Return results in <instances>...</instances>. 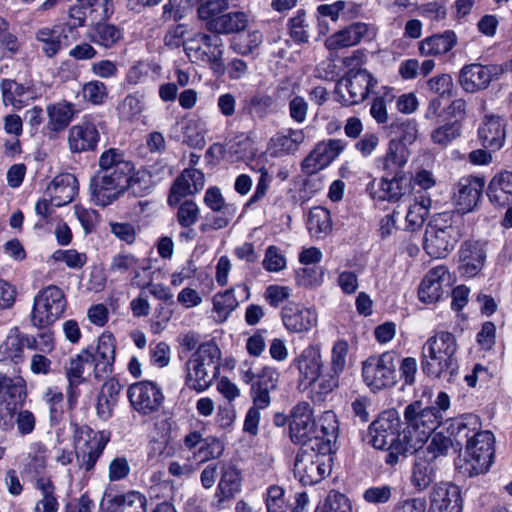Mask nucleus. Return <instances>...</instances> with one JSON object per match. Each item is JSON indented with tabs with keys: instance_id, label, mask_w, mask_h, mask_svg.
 <instances>
[{
	"instance_id": "nucleus-37",
	"label": "nucleus",
	"mask_w": 512,
	"mask_h": 512,
	"mask_svg": "<svg viewBox=\"0 0 512 512\" xmlns=\"http://www.w3.org/2000/svg\"><path fill=\"white\" fill-rule=\"evenodd\" d=\"M26 397V382L21 376L0 372V401L8 406L22 404Z\"/></svg>"
},
{
	"instance_id": "nucleus-43",
	"label": "nucleus",
	"mask_w": 512,
	"mask_h": 512,
	"mask_svg": "<svg viewBox=\"0 0 512 512\" xmlns=\"http://www.w3.org/2000/svg\"><path fill=\"white\" fill-rule=\"evenodd\" d=\"M307 228L311 236L322 239L332 231L330 211L324 207H313L308 215Z\"/></svg>"
},
{
	"instance_id": "nucleus-29",
	"label": "nucleus",
	"mask_w": 512,
	"mask_h": 512,
	"mask_svg": "<svg viewBox=\"0 0 512 512\" xmlns=\"http://www.w3.org/2000/svg\"><path fill=\"white\" fill-rule=\"evenodd\" d=\"M70 25H55L52 28L43 27L36 33V39L42 44L41 49L47 57L56 55L62 47L69 45Z\"/></svg>"
},
{
	"instance_id": "nucleus-25",
	"label": "nucleus",
	"mask_w": 512,
	"mask_h": 512,
	"mask_svg": "<svg viewBox=\"0 0 512 512\" xmlns=\"http://www.w3.org/2000/svg\"><path fill=\"white\" fill-rule=\"evenodd\" d=\"M429 501V512H461L462 510L459 488L450 483L434 485Z\"/></svg>"
},
{
	"instance_id": "nucleus-8",
	"label": "nucleus",
	"mask_w": 512,
	"mask_h": 512,
	"mask_svg": "<svg viewBox=\"0 0 512 512\" xmlns=\"http://www.w3.org/2000/svg\"><path fill=\"white\" fill-rule=\"evenodd\" d=\"M224 50V42L216 33L196 32L184 42V51L189 60L207 65L217 76L225 73Z\"/></svg>"
},
{
	"instance_id": "nucleus-44",
	"label": "nucleus",
	"mask_w": 512,
	"mask_h": 512,
	"mask_svg": "<svg viewBox=\"0 0 512 512\" xmlns=\"http://www.w3.org/2000/svg\"><path fill=\"white\" fill-rule=\"evenodd\" d=\"M431 206V199L426 195L415 197L413 203L409 204L408 211L405 216V229L414 231L420 228Z\"/></svg>"
},
{
	"instance_id": "nucleus-52",
	"label": "nucleus",
	"mask_w": 512,
	"mask_h": 512,
	"mask_svg": "<svg viewBox=\"0 0 512 512\" xmlns=\"http://www.w3.org/2000/svg\"><path fill=\"white\" fill-rule=\"evenodd\" d=\"M126 166L125 174H132L134 167L130 161L124 159V155L115 148L108 149L102 153L99 159L100 170H110L118 173L120 165Z\"/></svg>"
},
{
	"instance_id": "nucleus-13",
	"label": "nucleus",
	"mask_w": 512,
	"mask_h": 512,
	"mask_svg": "<svg viewBox=\"0 0 512 512\" xmlns=\"http://www.w3.org/2000/svg\"><path fill=\"white\" fill-rule=\"evenodd\" d=\"M377 85V80L365 69L350 70L337 81L335 94L344 105L362 103Z\"/></svg>"
},
{
	"instance_id": "nucleus-42",
	"label": "nucleus",
	"mask_w": 512,
	"mask_h": 512,
	"mask_svg": "<svg viewBox=\"0 0 512 512\" xmlns=\"http://www.w3.org/2000/svg\"><path fill=\"white\" fill-rule=\"evenodd\" d=\"M0 89L5 106L22 109L28 104L29 99H31V97H29V87L12 79H3L0 83Z\"/></svg>"
},
{
	"instance_id": "nucleus-31",
	"label": "nucleus",
	"mask_w": 512,
	"mask_h": 512,
	"mask_svg": "<svg viewBox=\"0 0 512 512\" xmlns=\"http://www.w3.org/2000/svg\"><path fill=\"white\" fill-rule=\"evenodd\" d=\"M478 136L486 149L490 151L500 150L506 138L503 119L494 115L486 116L478 128Z\"/></svg>"
},
{
	"instance_id": "nucleus-49",
	"label": "nucleus",
	"mask_w": 512,
	"mask_h": 512,
	"mask_svg": "<svg viewBox=\"0 0 512 512\" xmlns=\"http://www.w3.org/2000/svg\"><path fill=\"white\" fill-rule=\"evenodd\" d=\"M64 373L66 378H74L77 380H86L84 374L86 372H93V366L90 362V354L83 349L80 353L71 357L68 362L64 364Z\"/></svg>"
},
{
	"instance_id": "nucleus-3",
	"label": "nucleus",
	"mask_w": 512,
	"mask_h": 512,
	"mask_svg": "<svg viewBox=\"0 0 512 512\" xmlns=\"http://www.w3.org/2000/svg\"><path fill=\"white\" fill-rule=\"evenodd\" d=\"M461 217L451 213L434 216L427 224L423 248L433 258H445L462 237Z\"/></svg>"
},
{
	"instance_id": "nucleus-6",
	"label": "nucleus",
	"mask_w": 512,
	"mask_h": 512,
	"mask_svg": "<svg viewBox=\"0 0 512 512\" xmlns=\"http://www.w3.org/2000/svg\"><path fill=\"white\" fill-rule=\"evenodd\" d=\"M126 166L121 164L118 173L110 170H99L91 179V201L98 206H108L117 200L126 190L138 194L139 181L132 174H125Z\"/></svg>"
},
{
	"instance_id": "nucleus-40",
	"label": "nucleus",
	"mask_w": 512,
	"mask_h": 512,
	"mask_svg": "<svg viewBox=\"0 0 512 512\" xmlns=\"http://www.w3.org/2000/svg\"><path fill=\"white\" fill-rule=\"evenodd\" d=\"M457 44V36L451 30L426 37L419 43V52L423 56H440L448 53Z\"/></svg>"
},
{
	"instance_id": "nucleus-34",
	"label": "nucleus",
	"mask_w": 512,
	"mask_h": 512,
	"mask_svg": "<svg viewBox=\"0 0 512 512\" xmlns=\"http://www.w3.org/2000/svg\"><path fill=\"white\" fill-rule=\"evenodd\" d=\"M240 472L232 465H223L215 494L216 507L222 508L223 503L233 499L241 491Z\"/></svg>"
},
{
	"instance_id": "nucleus-38",
	"label": "nucleus",
	"mask_w": 512,
	"mask_h": 512,
	"mask_svg": "<svg viewBox=\"0 0 512 512\" xmlns=\"http://www.w3.org/2000/svg\"><path fill=\"white\" fill-rule=\"evenodd\" d=\"M490 202L498 207L512 203V172L502 171L490 181L487 191Z\"/></svg>"
},
{
	"instance_id": "nucleus-32",
	"label": "nucleus",
	"mask_w": 512,
	"mask_h": 512,
	"mask_svg": "<svg viewBox=\"0 0 512 512\" xmlns=\"http://www.w3.org/2000/svg\"><path fill=\"white\" fill-rule=\"evenodd\" d=\"M305 140V133L302 129H292L276 133L268 143V149L272 156L282 157L295 154Z\"/></svg>"
},
{
	"instance_id": "nucleus-18",
	"label": "nucleus",
	"mask_w": 512,
	"mask_h": 512,
	"mask_svg": "<svg viewBox=\"0 0 512 512\" xmlns=\"http://www.w3.org/2000/svg\"><path fill=\"white\" fill-rule=\"evenodd\" d=\"M452 283L451 274L444 265L431 268L421 280L418 288V298L422 303L434 304L438 302Z\"/></svg>"
},
{
	"instance_id": "nucleus-62",
	"label": "nucleus",
	"mask_w": 512,
	"mask_h": 512,
	"mask_svg": "<svg viewBox=\"0 0 512 512\" xmlns=\"http://www.w3.org/2000/svg\"><path fill=\"white\" fill-rule=\"evenodd\" d=\"M116 405V398L113 395V385L105 384L98 395L96 411L99 418L107 420L111 417Z\"/></svg>"
},
{
	"instance_id": "nucleus-28",
	"label": "nucleus",
	"mask_w": 512,
	"mask_h": 512,
	"mask_svg": "<svg viewBox=\"0 0 512 512\" xmlns=\"http://www.w3.org/2000/svg\"><path fill=\"white\" fill-rule=\"evenodd\" d=\"M370 37V26L366 23L356 22L329 36L325 40V47L330 51H337L357 45L362 40Z\"/></svg>"
},
{
	"instance_id": "nucleus-10",
	"label": "nucleus",
	"mask_w": 512,
	"mask_h": 512,
	"mask_svg": "<svg viewBox=\"0 0 512 512\" xmlns=\"http://www.w3.org/2000/svg\"><path fill=\"white\" fill-rule=\"evenodd\" d=\"M397 356L394 352H384L368 357L362 363V378L371 391L377 392L396 384Z\"/></svg>"
},
{
	"instance_id": "nucleus-4",
	"label": "nucleus",
	"mask_w": 512,
	"mask_h": 512,
	"mask_svg": "<svg viewBox=\"0 0 512 512\" xmlns=\"http://www.w3.org/2000/svg\"><path fill=\"white\" fill-rule=\"evenodd\" d=\"M399 416L394 409L383 411L369 426L368 443L375 449L387 450L385 462L391 466L398 463L400 456L410 451H398L404 448L403 432L398 433Z\"/></svg>"
},
{
	"instance_id": "nucleus-20",
	"label": "nucleus",
	"mask_w": 512,
	"mask_h": 512,
	"mask_svg": "<svg viewBox=\"0 0 512 512\" xmlns=\"http://www.w3.org/2000/svg\"><path fill=\"white\" fill-rule=\"evenodd\" d=\"M86 351L90 354L95 379L102 380L108 377L112 372L115 359V345L112 336L102 335L96 346H91Z\"/></svg>"
},
{
	"instance_id": "nucleus-64",
	"label": "nucleus",
	"mask_w": 512,
	"mask_h": 512,
	"mask_svg": "<svg viewBox=\"0 0 512 512\" xmlns=\"http://www.w3.org/2000/svg\"><path fill=\"white\" fill-rule=\"evenodd\" d=\"M316 512H352L349 499L342 493L330 491L327 495L323 508Z\"/></svg>"
},
{
	"instance_id": "nucleus-22",
	"label": "nucleus",
	"mask_w": 512,
	"mask_h": 512,
	"mask_svg": "<svg viewBox=\"0 0 512 512\" xmlns=\"http://www.w3.org/2000/svg\"><path fill=\"white\" fill-rule=\"evenodd\" d=\"M284 327L290 333H304L317 325V312L294 302L287 303L281 312Z\"/></svg>"
},
{
	"instance_id": "nucleus-45",
	"label": "nucleus",
	"mask_w": 512,
	"mask_h": 512,
	"mask_svg": "<svg viewBox=\"0 0 512 512\" xmlns=\"http://www.w3.org/2000/svg\"><path fill=\"white\" fill-rule=\"evenodd\" d=\"M448 429L455 437L459 439L465 438L466 442L468 438L478 434V432H483L481 430L480 419L475 414H464L452 419Z\"/></svg>"
},
{
	"instance_id": "nucleus-27",
	"label": "nucleus",
	"mask_w": 512,
	"mask_h": 512,
	"mask_svg": "<svg viewBox=\"0 0 512 512\" xmlns=\"http://www.w3.org/2000/svg\"><path fill=\"white\" fill-rule=\"evenodd\" d=\"M409 159V152L405 145L397 140H391L384 155L376 158L375 163L383 176L406 173L404 168Z\"/></svg>"
},
{
	"instance_id": "nucleus-63",
	"label": "nucleus",
	"mask_w": 512,
	"mask_h": 512,
	"mask_svg": "<svg viewBox=\"0 0 512 512\" xmlns=\"http://www.w3.org/2000/svg\"><path fill=\"white\" fill-rule=\"evenodd\" d=\"M207 123L202 118L190 120L185 131L187 142L194 147L203 148L205 135L207 134Z\"/></svg>"
},
{
	"instance_id": "nucleus-30",
	"label": "nucleus",
	"mask_w": 512,
	"mask_h": 512,
	"mask_svg": "<svg viewBox=\"0 0 512 512\" xmlns=\"http://www.w3.org/2000/svg\"><path fill=\"white\" fill-rule=\"evenodd\" d=\"M77 191L78 181L70 173L56 176L46 189V193L55 207H61L72 202Z\"/></svg>"
},
{
	"instance_id": "nucleus-54",
	"label": "nucleus",
	"mask_w": 512,
	"mask_h": 512,
	"mask_svg": "<svg viewBox=\"0 0 512 512\" xmlns=\"http://www.w3.org/2000/svg\"><path fill=\"white\" fill-rule=\"evenodd\" d=\"M452 445L453 443L449 436L438 432L433 434L426 447V450L422 453L424 454V458L432 462L439 457L446 456Z\"/></svg>"
},
{
	"instance_id": "nucleus-24",
	"label": "nucleus",
	"mask_w": 512,
	"mask_h": 512,
	"mask_svg": "<svg viewBox=\"0 0 512 512\" xmlns=\"http://www.w3.org/2000/svg\"><path fill=\"white\" fill-rule=\"evenodd\" d=\"M314 446L323 454L332 452L339 435V423L336 414L327 410L315 420Z\"/></svg>"
},
{
	"instance_id": "nucleus-11",
	"label": "nucleus",
	"mask_w": 512,
	"mask_h": 512,
	"mask_svg": "<svg viewBox=\"0 0 512 512\" xmlns=\"http://www.w3.org/2000/svg\"><path fill=\"white\" fill-rule=\"evenodd\" d=\"M324 361L321 348L316 344H309L290 362L289 369L297 372V382L304 388L314 387L321 395V379L323 378Z\"/></svg>"
},
{
	"instance_id": "nucleus-53",
	"label": "nucleus",
	"mask_w": 512,
	"mask_h": 512,
	"mask_svg": "<svg viewBox=\"0 0 512 512\" xmlns=\"http://www.w3.org/2000/svg\"><path fill=\"white\" fill-rule=\"evenodd\" d=\"M43 400L49 408V418L54 424L59 423L63 416V400L62 391L56 387H48L43 395Z\"/></svg>"
},
{
	"instance_id": "nucleus-19",
	"label": "nucleus",
	"mask_w": 512,
	"mask_h": 512,
	"mask_svg": "<svg viewBox=\"0 0 512 512\" xmlns=\"http://www.w3.org/2000/svg\"><path fill=\"white\" fill-rule=\"evenodd\" d=\"M500 71L496 65L467 64L459 71L458 82L465 92L477 93L487 89Z\"/></svg>"
},
{
	"instance_id": "nucleus-9",
	"label": "nucleus",
	"mask_w": 512,
	"mask_h": 512,
	"mask_svg": "<svg viewBox=\"0 0 512 512\" xmlns=\"http://www.w3.org/2000/svg\"><path fill=\"white\" fill-rule=\"evenodd\" d=\"M495 437L484 430L468 438L465 446L462 472L470 477L486 473L493 463Z\"/></svg>"
},
{
	"instance_id": "nucleus-47",
	"label": "nucleus",
	"mask_w": 512,
	"mask_h": 512,
	"mask_svg": "<svg viewBox=\"0 0 512 512\" xmlns=\"http://www.w3.org/2000/svg\"><path fill=\"white\" fill-rule=\"evenodd\" d=\"M435 469L432 462L420 455L413 466L411 483L417 491H424L433 482Z\"/></svg>"
},
{
	"instance_id": "nucleus-57",
	"label": "nucleus",
	"mask_w": 512,
	"mask_h": 512,
	"mask_svg": "<svg viewBox=\"0 0 512 512\" xmlns=\"http://www.w3.org/2000/svg\"><path fill=\"white\" fill-rule=\"evenodd\" d=\"M460 135L461 124L458 121H454L435 128L431 132V140L436 145L447 147Z\"/></svg>"
},
{
	"instance_id": "nucleus-26",
	"label": "nucleus",
	"mask_w": 512,
	"mask_h": 512,
	"mask_svg": "<svg viewBox=\"0 0 512 512\" xmlns=\"http://www.w3.org/2000/svg\"><path fill=\"white\" fill-rule=\"evenodd\" d=\"M204 174L196 168L185 169L174 181L168 197V203L175 206L182 197L193 195L203 189Z\"/></svg>"
},
{
	"instance_id": "nucleus-16",
	"label": "nucleus",
	"mask_w": 512,
	"mask_h": 512,
	"mask_svg": "<svg viewBox=\"0 0 512 512\" xmlns=\"http://www.w3.org/2000/svg\"><path fill=\"white\" fill-rule=\"evenodd\" d=\"M133 408L142 415H150L159 410L164 395L161 389L151 381H141L132 384L127 391Z\"/></svg>"
},
{
	"instance_id": "nucleus-2",
	"label": "nucleus",
	"mask_w": 512,
	"mask_h": 512,
	"mask_svg": "<svg viewBox=\"0 0 512 512\" xmlns=\"http://www.w3.org/2000/svg\"><path fill=\"white\" fill-rule=\"evenodd\" d=\"M435 409L425 406L416 400L404 409L403 441L404 448L399 451L415 453L423 447L433 431L441 424L440 416Z\"/></svg>"
},
{
	"instance_id": "nucleus-55",
	"label": "nucleus",
	"mask_w": 512,
	"mask_h": 512,
	"mask_svg": "<svg viewBox=\"0 0 512 512\" xmlns=\"http://www.w3.org/2000/svg\"><path fill=\"white\" fill-rule=\"evenodd\" d=\"M26 470L34 474H40L46 468L47 448L40 442L32 443L27 454Z\"/></svg>"
},
{
	"instance_id": "nucleus-23",
	"label": "nucleus",
	"mask_w": 512,
	"mask_h": 512,
	"mask_svg": "<svg viewBox=\"0 0 512 512\" xmlns=\"http://www.w3.org/2000/svg\"><path fill=\"white\" fill-rule=\"evenodd\" d=\"M349 344L346 340H337L331 349L330 367L321 379V396L332 392L339 385V376L347 364Z\"/></svg>"
},
{
	"instance_id": "nucleus-39",
	"label": "nucleus",
	"mask_w": 512,
	"mask_h": 512,
	"mask_svg": "<svg viewBox=\"0 0 512 512\" xmlns=\"http://www.w3.org/2000/svg\"><path fill=\"white\" fill-rule=\"evenodd\" d=\"M47 128L52 132L65 130L75 117L77 110L73 103L61 100L47 105Z\"/></svg>"
},
{
	"instance_id": "nucleus-21",
	"label": "nucleus",
	"mask_w": 512,
	"mask_h": 512,
	"mask_svg": "<svg viewBox=\"0 0 512 512\" xmlns=\"http://www.w3.org/2000/svg\"><path fill=\"white\" fill-rule=\"evenodd\" d=\"M344 149V143L338 139L318 143L302 162L306 174H315L326 168Z\"/></svg>"
},
{
	"instance_id": "nucleus-61",
	"label": "nucleus",
	"mask_w": 512,
	"mask_h": 512,
	"mask_svg": "<svg viewBox=\"0 0 512 512\" xmlns=\"http://www.w3.org/2000/svg\"><path fill=\"white\" fill-rule=\"evenodd\" d=\"M199 217L200 208L197 203L192 200L182 202L176 213L177 222L183 228H189L195 225Z\"/></svg>"
},
{
	"instance_id": "nucleus-50",
	"label": "nucleus",
	"mask_w": 512,
	"mask_h": 512,
	"mask_svg": "<svg viewBox=\"0 0 512 512\" xmlns=\"http://www.w3.org/2000/svg\"><path fill=\"white\" fill-rule=\"evenodd\" d=\"M227 0H203L198 7L199 18L206 23V28L212 31L211 23L219 20L228 10Z\"/></svg>"
},
{
	"instance_id": "nucleus-36",
	"label": "nucleus",
	"mask_w": 512,
	"mask_h": 512,
	"mask_svg": "<svg viewBox=\"0 0 512 512\" xmlns=\"http://www.w3.org/2000/svg\"><path fill=\"white\" fill-rule=\"evenodd\" d=\"M99 133L94 124L83 122L69 130L68 142L73 152H83L96 147Z\"/></svg>"
},
{
	"instance_id": "nucleus-33",
	"label": "nucleus",
	"mask_w": 512,
	"mask_h": 512,
	"mask_svg": "<svg viewBox=\"0 0 512 512\" xmlns=\"http://www.w3.org/2000/svg\"><path fill=\"white\" fill-rule=\"evenodd\" d=\"M382 198L389 202L408 200L412 193L411 178L404 174L383 176L380 180Z\"/></svg>"
},
{
	"instance_id": "nucleus-14",
	"label": "nucleus",
	"mask_w": 512,
	"mask_h": 512,
	"mask_svg": "<svg viewBox=\"0 0 512 512\" xmlns=\"http://www.w3.org/2000/svg\"><path fill=\"white\" fill-rule=\"evenodd\" d=\"M314 445L302 448L296 455L294 463V476L303 485H314L320 482L330 472L326 463L327 454L315 451Z\"/></svg>"
},
{
	"instance_id": "nucleus-5",
	"label": "nucleus",
	"mask_w": 512,
	"mask_h": 512,
	"mask_svg": "<svg viewBox=\"0 0 512 512\" xmlns=\"http://www.w3.org/2000/svg\"><path fill=\"white\" fill-rule=\"evenodd\" d=\"M220 349L212 342L201 344L185 365V384L198 393L206 391L219 374Z\"/></svg>"
},
{
	"instance_id": "nucleus-17",
	"label": "nucleus",
	"mask_w": 512,
	"mask_h": 512,
	"mask_svg": "<svg viewBox=\"0 0 512 512\" xmlns=\"http://www.w3.org/2000/svg\"><path fill=\"white\" fill-rule=\"evenodd\" d=\"M485 181L482 177L464 176L458 180L453 188V202L462 214L472 212L478 205Z\"/></svg>"
},
{
	"instance_id": "nucleus-51",
	"label": "nucleus",
	"mask_w": 512,
	"mask_h": 512,
	"mask_svg": "<svg viewBox=\"0 0 512 512\" xmlns=\"http://www.w3.org/2000/svg\"><path fill=\"white\" fill-rule=\"evenodd\" d=\"M23 356L21 333L15 329L9 333L5 341L0 345V361L18 362Z\"/></svg>"
},
{
	"instance_id": "nucleus-35",
	"label": "nucleus",
	"mask_w": 512,
	"mask_h": 512,
	"mask_svg": "<svg viewBox=\"0 0 512 512\" xmlns=\"http://www.w3.org/2000/svg\"><path fill=\"white\" fill-rule=\"evenodd\" d=\"M236 290L240 294L241 301L247 300L250 297V289L247 285H238L236 288H231L214 295L213 309L220 322L225 321L239 305V300L235 295Z\"/></svg>"
},
{
	"instance_id": "nucleus-58",
	"label": "nucleus",
	"mask_w": 512,
	"mask_h": 512,
	"mask_svg": "<svg viewBox=\"0 0 512 512\" xmlns=\"http://www.w3.org/2000/svg\"><path fill=\"white\" fill-rule=\"evenodd\" d=\"M345 8L344 1H336L331 4H321L317 7V21L319 33L325 35L329 31L326 18L336 22L339 19V13Z\"/></svg>"
},
{
	"instance_id": "nucleus-59",
	"label": "nucleus",
	"mask_w": 512,
	"mask_h": 512,
	"mask_svg": "<svg viewBox=\"0 0 512 512\" xmlns=\"http://www.w3.org/2000/svg\"><path fill=\"white\" fill-rule=\"evenodd\" d=\"M115 502L118 505V512H146V498L136 491L116 496Z\"/></svg>"
},
{
	"instance_id": "nucleus-1",
	"label": "nucleus",
	"mask_w": 512,
	"mask_h": 512,
	"mask_svg": "<svg viewBox=\"0 0 512 512\" xmlns=\"http://www.w3.org/2000/svg\"><path fill=\"white\" fill-rule=\"evenodd\" d=\"M73 442L74 453L60 450L56 461L65 466L70 464L75 456L79 469L91 472L109 442V434L105 431H94L87 425L77 426L74 430Z\"/></svg>"
},
{
	"instance_id": "nucleus-60",
	"label": "nucleus",
	"mask_w": 512,
	"mask_h": 512,
	"mask_svg": "<svg viewBox=\"0 0 512 512\" xmlns=\"http://www.w3.org/2000/svg\"><path fill=\"white\" fill-rule=\"evenodd\" d=\"M159 73L160 66L146 61H138L129 68L126 74V81L130 85L144 83L150 72Z\"/></svg>"
},
{
	"instance_id": "nucleus-12",
	"label": "nucleus",
	"mask_w": 512,
	"mask_h": 512,
	"mask_svg": "<svg viewBox=\"0 0 512 512\" xmlns=\"http://www.w3.org/2000/svg\"><path fill=\"white\" fill-rule=\"evenodd\" d=\"M65 309L66 298L63 291L55 285H49L34 297L31 322L36 327H46L59 319Z\"/></svg>"
},
{
	"instance_id": "nucleus-46",
	"label": "nucleus",
	"mask_w": 512,
	"mask_h": 512,
	"mask_svg": "<svg viewBox=\"0 0 512 512\" xmlns=\"http://www.w3.org/2000/svg\"><path fill=\"white\" fill-rule=\"evenodd\" d=\"M248 25V16L244 12L224 13L219 20L211 23L213 33L229 34L244 30Z\"/></svg>"
},
{
	"instance_id": "nucleus-41",
	"label": "nucleus",
	"mask_w": 512,
	"mask_h": 512,
	"mask_svg": "<svg viewBox=\"0 0 512 512\" xmlns=\"http://www.w3.org/2000/svg\"><path fill=\"white\" fill-rule=\"evenodd\" d=\"M485 253L481 247L476 244L465 243L460 250L461 275L465 277L476 276L483 268Z\"/></svg>"
},
{
	"instance_id": "nucleus-56",
	"label": "nucleus",
	"mask_w": 512,
	"mask_h": 512,
	"mask_svg": "<svg viewBox=\"0 0 512 512\" xmlns=\"http://www.w3.org/2000/svg\"><path fill=\"white\" fill-rule=\"evenodd\" d=\"M205 205L213 212L236 214L237 208L234 204L227 203L218 187H209L204 195Z\"/></svg>"
},
{
	"instance_id": "nucleus-7",
	"label": "nucleus",
	"mask_w": 512,
	"mask_h": 512,
	"mask_svg": "<svg viewBox=\"0 0 512 512\" xmlns=\"http://www.w3.org/2000/svg\"><path fill=\"white\" fill-rule=\"evenodd\" d=\"M458 345L455 336L438 331L430 336L422 348V370L430 377H440L454 361Z\"/></svg>"
},
{
	"instance_id": "nucleus-15",
	"label": "nucleus",
	"mask_w": 512,
	"mask_h": 512,
	"mask_svg": "<svg viewBox=\"0 0 512 512\" xmlns=\"http://www.w3.org/2000/svg\"><path fill=\"white\" fill-rule=\"evenodd\" d=\"M288 424L289 436L293 443L309 447L314 445L315 420L309 403L296 404L290 412Z\"/></svg>"
},
{
	"instance_id": "nucleus-48",
	"label": "nucleus",
	"mask_w": 512,
	"mask_h": 512,
	"mask_svg": "<svg viewBox=\"0 0 512 512\" xmlns=\"http://www.w3.org/2000/svg\"><path fill=\"white\" fill-rule=\"evenodd\" d=\"M89 38L99 46L111 48L122 38V32L113 24L98 23L91 29Z\"/></svg>"
}]
</instances>
